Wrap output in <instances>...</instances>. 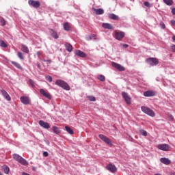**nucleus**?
Listing matches in <instances>:
<instances>
[{"label":"nucleus","instance_id":"nucleus-4","mask_svg":"<svg viewBox=\"0 0 175 175\" xmlns=\"http://www.w3.org/2000/svg\"><path fill=\"white\" fill-rule=\"evenodd\" d=\"M98 137L101 139V140H103V142H104V143H105L108 146H110L111 147V146H113V142H111V139H110L109 137L103 135V134H100L98 135Z\"/></svg>","mask_w":175,"mask_h":175},{"label":"nucleus","instance_id":"nucleus-3","mask_svg":"<svg viewBox=\"0 0 175 175\" xmlns=\"http://www.w3.org/2000/svg\"><path fill=\"white\" fill-rule=\"evenodd\" d=\"M141 109H142V111H143V113H145V114H147L150 117H155V112H154V111H152L151 109L147 107L142 106L141 107Z\"/></svg>","mask_w":175,"mask_h":175},{"label":"nucleus","instance_id":"nucleus-21","mask_svg":"<svg viewBox=\"0 0 175 175\" xmlns=\"http://www.w3.org/2000/svg\"><path fill=\"white\" fill-rule=\"evenodd\" d=\"M65 47L67 51H69V53H70L72 50H73V46H72V44H70V43H66Z\"/></svg>","mask_w":175,"mask_h":175},{"label":"nucleus","instance_id":"nucleus-6","mask_svg":"<svg viewBox=\"0 0 175 175\" xmlns=\"http://www.w3.org/2000/svg\"><path fill=\"white\" fill-rule=\"evenodd\" d=\"M122 96L127 105H131L132 103V98H131V96H129L128 93L122 92Z\"/></svg>","mask_w":175,"mask_h":175},{"label":"nucleus","instance_id":"nucleus-2","mask_svg":"<svg viewBox=\"0 0 175 175\" xmlns=\"http://www.w3.org/2000/svg\"><path fill=\"white\" fill-rule=\"evenodd\" d=\"M55 85L61 87L63 90H66V91H70V86L65 81L58 79L56 81Z\"/></svg>","mask_w":175,"mask_h":175},{"label":"nucleus","instance_id":"nucleus-9","mask_svg":"<svg viewBox=\"0 0 175 175\" xmlns=\"http://www.w3.org/2000/svg\"><path fill=\"white\" fill-rule=\"evenodd\" d=\"M111 65L115 69H117L120 72H124L125 70V67L122 66L121 64L116 62H112Z\"/></svg>","mask_w":175,"mask_h":175},{"label":"nucleus","instance_id":"nucleus-45","mask_svg":"<svg viewBox=\"0 0 175 175\" xmlns=\"http://www.w3.org/2000/svg\"><path fill=\"white\" fill-rule=\"evenodd\" d=\"M123 47H124V49H128V47H129V45H128V44H123Z\"/></svg>","mask_w":175,"mask_h":175},{"label":"nucleus","instance_id":"nucleus-39","mask_svg":"<svg viewBox=\"0 0 175 175\" xmlns=\"http://www.w3.org/2000/svg\"><path fill=\"white\" fill-rule=\"evenodd\" d=\"M144 6H146V8H151V4H150V3L148 1H145L144 3Z\"/></svg>","mask_w":175,"mask_h":175},{"label":"nucleus","instance_id":"nucleus-27","mask_svg":"<svg viewBox=\"0 0 175 175\" xmlns=\"http://www.w3.org/2000/svg\"><path fill=\"white\" fill-rule=\"evenodd\" d=\"M65 129H66V132H68V133H69L70 135H73V133H75L73 130L72 129H70V127H69L68 126H65Z\"/></svg>","mask_w":175,"mask_h":175},{"label":"nucleus","instance_id":"nucleus-40","mask_svg":"<svg viewBox=\"0 0 175 175\" xmlns=\"http://www.w3.org/2000/svg\"><path fill=\"white\" fill-rule=\"evenodd\" d=\"M0 23H1V25H6V21L3 18H1L0 20Z\"/></svg>","mask_w":175,"mask_h":175},{"label":"nucleus","instance_id":"nucleus-38","mask_svg":"<svg viewBox=\"0 0 175 175\" xmlns=\"http://www.w3.org/2000/svg\"><path fill=\"white\" fill-rule=\"evenodd\" d=\"M29 83L31 87H35V82L32 79H29Z\"/></svg>","mask_w":175,"mask_h":175},{"label":"nucleus","instance_id":"nucleus-44","mask_svg":"<svg viewBox=\"0 0 175 175\" xmlns=\"http://www.w3.org/2000/svg\"><path fill=\"white\" fill-rule=\"evenodd\" d=\"M43 156H44V157H49V152H43Z\"/></svg>","mask_w":175,"mask_h":175},{"label":"nucleus","instance_id":"nucleus-51","mask_svg":"<svg viewBox=\"0 0 175 175\" xmlns=\"http://www.w3.org/2000/svg\"><path fill=\"white\" fill-rule=\"evenodd\" d=\"M172 175H175V174H172Z\"/></svg>","mask_w":175,"mask_h":175},{"label":"nucleus","instance_id":"nucleus-31","mask_svg":"<svg viewBox=\"0 0 175 175\" xmlns=\"http://www.w3.org/2000/svg\"><path fill=\"white\" fill-rule=\"evenodd\" d=\"M3 170L4 173H5V174H9V172H10V169L9 168V167L3 166Z\"/></svg>","mask_w":175,"mask_h":175},{"label":"nucleus","instance_id":"nucleus-14","mask_svg":"<svg viewBox=\"0 0 175 175\" xmlns=\"http://www.w3.org/2000/svg\"><path fill=\"white\" fill-rule=\"evenodd\" d=\"M75 55H77L78 57H80L81 58H87V54L85 53L80 51V50H76L75 51Z\"/></svg>","mask_w":175,"mask_h":175},{"label":"nucleus","instance_id":"nucleus-12","mask_svg":"<svg viewBox=\"0 0 175 175\" xmlns=\"http://www.w3.org/2000/svg\"><path fill=\"white\" fill-rule=\"evenodd\" d=\"M159 150H161L162 151H167L169 148H170V146L166 144H159L157 146Z\"/></svg>","mask_w":175,"mask_h":175},{"label":"nucleus","instance_id":"nucleus-37","mask_svg":"<svg viewBox=\"0 0 175 175\" xmlns=\"http://www.w3.org/2000/svg\"><path fill=\"white\" fill-rule=\"evenodd\" d=\"M18 57L20 59H24V55H23V53L21 52L18 53Z\"/></svg>","mask_w":175,"mask_h":175},{"label":"nucleus","instance_id":"nucleus-8","mask_svg":"<svg viewBox=\"0 0 175 175\" xmlns=\"http://www.w3.org/2000/svg\"><path fill=\"white\" fill-rule=\"evenodd\" d=\"M29 5L34 8L35 9H38V8H40V2L38 1L29 0Z\"/></svg>","mask_w":175,"mask_h":175},{"label":"nucleus","instance_id":"nucleus-35","mask_svg":"<svg viewBox=\"0 0 175 175\" xmlns=\"http://www.w3.org/2000/svg\"><path fill=\"white\" fill-rule=\"evenodd\" d=\"M139 133L142 136H147V131H144V129L139 130Z\"/></svg>","mask_w":175,"mask_h":175},{"label":"nucleus","instance_id":"nucleus-18","mask_svg":"<svg viewBox=\"0 0 175 175\" xmlns=\"http://www.w3.org/2000/svg\"><path fill=\"white\" fill-rule=\"evenodd\" d=\"M160 162H161V163H163L164 165H170V163H172V161L169 159L165 157L160 159Z\"/></svg>","mask_w":175,"mask_h":175},{"label":"nucleus","instance_id":"nucleus-50","mask_svg":"<svg viewBox=\"0 0 175 175\" xmlns=\"http://www.w3.org/2000/svg\"><path fill=\"white\" fill-rule=\"evenodd\" d=\"M49 62H51V60H49Z\"/></svg>","mask_w":175,"mask_h":175},{"label":"nucleus","instance_id":"nucleus-17","mask_svg":"<svg viewBox=\"0 0 175 175\" xmlns=\"http://www.w3.org/2000/svg\"><path fill=\"white\" fill-rule=\"evenodd\" d=\"M1 93L2 94L3 96L6 99V100H12V98H10V96L8 92L5 90H1Z\"/></svg>","mask_w":175,"mask_h":175},{"label":"nucleus","instance_id":"nucleus-28","mask_svg":"<svg viewBox=\"0 0 175 175\" xmlns=\"http://www.w3.org/2000/svg\"><path fill=\"white\" fill-rule=\"evenodd\" d=\"M51 33L53 38H54V39H58V38H59L58 34L54 30L51 29Z\"/></svg>","mask_w":175,"mask_h":175},{"label":"nucleus","instance_id":"nucleus-15","mask_svg":"<svg viewBox=\"0 0 175 175\" xmlns=\"http://www.w3.org/2000/svg\"><path fill=\"white\" fill-rule=\"evenodd\" d=\"M107 170H109V172H111V173H116V172H117V167H116V165H113L112 164H109L107 166Z\"/></svg>","mask_w":175,"mask_h":175},{"label":"nucleus","instance_id":"nucleus-20","mask_svg":"<svg viewBox=\"0 0 175 175\" xmlns=\"http://www.w3.org/2000/svg\"><path fill=\"white\" fill-rule=\"evenodd\" d=\"M96 14L97 15H100V14H103L105 13V10H103V9L102 8H98V9H94Z\"/></svg>","mask_w":175,"mask_h":175},{"label":"nucleus","instance_id":"nucleus-30","mask_svg":"<svg viewBox=\"0 0 175 175\" xmlns=\"http://www.w3.org/2000/svg\"><path fill=\"white\" fill-rule=\"evenodd\" d=\"M164 3L167 5L168 6H172L173 5V0H163Z\"/></svg>","mask_w":175,"mask_h":175},{"label":"nucleus","instance_id":"nucleus-26","mask_svg":"<svg viewBox=\"0 0 175 175\" xmlns=\"http://www.w3.org/2000/svg\"><path fill=\"white\" fill-rule=\"evenodd\" d=\"M22 51H23V53H26L27 54H28V53H29V49H28V46L22 44Z\"/></svg>","mask_w":175,"mask_h":175},{"label":"nucleus","instance_id":"nucleus-42","mask_svg":"<svg viewBox=\"0 0 175 175\" xmlns=\"http://www.w3.org/2000/svg\"><path fill=\"white\" fill-rule=\"evenodd\" d=\"M160 25H161V28H163V29H165V28H166V26H165V23H161L160 24Z\"/></svg>","mask_w":175,"mask_h":175},{"label":"nucleus","instance_id":"nucleus-32","mask_svg":"<svg viewBox=\"0 0 175 175\" xmlns=\"http://www.w3.org/2000/svg\"><path fill=\"white\" fill-rule=\"evenodd\" d=\"M87 99L90 100V102H95V100H96V98L94 96H88Z\"/></svg>","mask_w":175,"mask_h":175},{"label":"nucleus","instance_id":"nucleus-48","mask_svg":"<svg viewBox=\"0 0 175 175\" xmlns=\"http://www.w3.org/2000/svg\"><path fill=\"white\" fill-rule=\"evenodd\" d=\"M172 40H173V42H175V36H172Z\"/></svg>","mask_w":175,"mask_h":175},{"label":"nucleus","instance_id":"nucleus-13","mask_svg":"<svg viewBox=\"0 0 175 175\" xmlns=\"http://www.w3.org/2000/svg\"><path fill=\"white\" fill-rule=\"evenodd\" d=\"M40 94L44 96L45 98H47V99H51V95L49 92L44 90V89H40Z\"/></svg>","mask_w":175,"mask_h":175},{"label":"nucleus","instance_id":"nucleus-29","mask_svg":"<svg viewBox=\"0 0 175 175\" xmlns=\"http://www.w3.org/2000/svg\"><path fill=\"white\" fill-rule=\"evenodd\" d=\"M0 46L6 49V47H8V44H6L4 40H0Z\"/></svg>","mask_w":175,"mask_h":175},{"label":"nucleus","instance_id":"nucleus-5","mask_svg":"<svg viewBox=\"0 0 175 175\" xmlns=\"http://www.w3.org/2000/svg\"><path fill=\"white\" fill-rule=\"evenodd\" d=\"M146 61L150 66H156V65L159 64V61L156 57H150L147 59Z\"/></svg>","mask_w":175,"mask_h":175},{"label":"nucleus","instance_id":"nucleus-34","mask_svg":"<svg viewBox=\"0 0 175 175\" xmlns=\"http://www.w3.org/2000/svg\"><path fill=\"white\" fill-rule=\"evenodd\" d=\"M45 79L46 80H47V81H49V83H51L53 81V77H51V76L50 75H46Z\"/></svg>","mask_w":175,"mask_h":175},{"label":"nucleus","instance_id":"nucleus-7","mask_svg":"<svg viewBox=\"0 0 175 175\" xmlns=\"http://www.w3.org/2000/svg\"><path fill=\"white\" fill-rule=\"evenodd\" d=\"M124 38H125L124 32L115 31V39L117 40H122Z\"/></svg>","mask_w":175,"mask_h":175},{"label":"nucleus","instance_id":"nucleus-47","mask_svg":"<svg viewBox=\"0 0 175 175\" xmlns=\"http://www.w3.org/2000/svg\"><path fill=\"white\" fill-rule=\"evenodd\" d=\"M172 14L175 15V8H173L172 10Z\"/></svg>","mask_w":175,"mask_h":175},{"label":"nucleus","instance_id":"nucleus-1","mask_svg":"<svg viewBox=\"0 0 175 175\" xmlns=\"http://www.w3.org/2000/svg\"><path fill=\"white\" fill-rule=\"evenodd\" d=\"M12 157L16 161V162H18V163H21V165H23V166H28V161H27L25 159L23 158L19 154H14Z\"/></svg>","mask_w":175,"mask_h":175},{"label":"nucleus","instance_id":"nucleus-23","mask_svg":"<svg viewBox=\"0 0 175 175\" xmlns=\"http://www.w3.org/2000/svg\"><path fill=\"white\" fill-rule=\"evenodd\" d=\"M64 29L65 31H70V23L68 22H66L64 24Z\"/></svg>","mask_w":175,"mask_h":175},{"label":"nucleus","instance_id":"nucleus-41","mask_svg":"<svg viewBox=\"0 0 175 175\" xmlns=\"http://www.w3.org/2000/svg\"><path fill=\"white\" fill-rule=\"evenodd\" d=\"M168 118L170 121H173V120H174V117H173L172 115H169Z\"/></svg>","mask_w":175,"mask_h":175},{"label":"nucleus","instance_id":"nucleus-16","mask_svg":"<svg viewBox=\"0 0 175 175\" xmlns=\"http://www.w3.org/2000/svg\"><path fill=\"white\" fill-rule=\"evenodd\" d=\"M39 125H40V126H42V128H44L45 129H49L50 128V124L43 120L39 121Z\"/></svg>","mask_w":175,"mask_h":175},{"label":"nucleus","instance_id":"nucleus-33","mask_svg":"<svg viewBox=\"0 0 175 175\" xmlns=\"http://www.w3.org/2000/svg\"><path fill=\"white\" fill-rule=\"evenodd\" d=\"M98 79L100 81H105L106 80V77L104 75H98Z\"/></svg>","mask_w":175,"mask_h":175},{"label":"nucleus","instance_id":"nucleus-24","mask_svg":"<svg viewBox=\"0 0 175 175\" xmlns=\"http://www.w3.org/2000/svg\"><path fill=\"white\" fill-rule=\"evenodd\" d=\"M11 64H12V65H14V66L17 68V69H20L21 70H23V67L21 66V65H20V64H18L16 62H11Z\"/></svg>","mask_w":175,"mask_h":175},{"label":"nucleus","instance_id":"nucleus-19","mask_svg":"<svg viewBox=\"0 0 175 175\" xmlns=\"http://www.w3.org/2000/svg\"><path fill=\"white\" fill-rule=\"evenodd\" d=\"M103 28H105V29H113V25L110 23H103L102 25Z\"/></svg>","mask_w":175,"mask_h":175},{"label":"nucleus","instance_id":"nucleus-25","mask_svg":"<svg viewBox=\"0 0 175 175\" xmlns=\"http://www.w3.org/2000/svg\"><path fill=\"white\" fill-rule=\"evenodd\" d=\"M52 129H53V132L54 133H56V135H59V133H60L61 131H59V129L55 126H53L52 127Z\"/></svg>","mask_w":175,"mask_h":175},{"label":"nucleus","instance_id":"nucleus-22","mask_svg":"<svg viewBox=\"0 0 175 175\" xmlns=\"http://www.w3.org/2000/svg\"><path fill=\"white\" fill-rule=\"evenodd\" d=\"M108 17L111 20H118V18H119L118 16H117V15H116L114 14H108Z\"/></svg>","mask_w":175,"mask_h":175},{"label":"nucleus","instance_id":"nucleus-36","mask_svg":"<svg viewBox=\"0 0 175 175\" xmlns=\"http://www.w3.org/2000/svg\"><path fill=\"white\" fill-rule=\"evenodd\" d=\"M92 39H96V35L93 34L88 38V40H92Z\"/></svg>","mask_w":175,"mask_h":175},{"label":"nucleus","instance_id":"nucleus-11","mask_svg":"<svg viewBox=\"0 0 175 175\" xmlns=\"http://www.w3.org/2000/svg\"><path fill=\"white\" fill-rule=\"evenodd\" d=\"M21 102L23 103V105H29L31 103V100L28 96H21L20 98Z\"/></svg>","mask_w":175,"mask_h":175},{"label":"nucleus","instance_id":"nucleus-43","mask_svg":"<svg viewBox=\"0 0 175 175\" xmlns=\"http://www.w3.org/2000/svg\"><path fill=\"white\" fill-rule=\"evenodd\" d=\"M171 49L173 53H175V44H173L172 46H171Z\"/></svg>","mask_w":175,"mask_h":175},{"label":"nucleus","instance_id":"nucleus-46","mask_svg":"<svg viewBox=\"0 0 175 175\" xmlns=\"http://www.w3.org/2000/svg\"><path fill=\"white\" fill-rule=\"evenodd\" d=\"M171 24H172V25L175 27V21H171Z\"/></svg>","mask_w":175,"mask_h":175},{"label":"nucleus","instance_id":"nucleus-49","mask_svg":"<svg viewBox=\"0 0 175 175\" xmlns=\"http://www.w3.org/2000/svg\"><path fill=\"white\" fill-rule=\"evenodd\" d=\"M155 175H162V174H156Z\"/></svg>","mask_w":175,"mask_h":175},{"label":"nucleus","instance_id":"nucleus-10","mask_svg":"<svg viewBox=\"0 0 175 175\" xmlns=\"http://www.w3.org/2000/svg\"><path fill=\"white\" fill-rule=\"evenodd\" d=\"M156 95H157V92H155V91H153V90H148L144 92V96H146L148 98L151 96H155Z\"/></svg>","mask_w":175,"mask_h":175},{"label":"nucleus","instance_id":"nucleus-52","mask_svg":"<svg viewBox=\"0 0 175 175\" xmlns=\"http://www.w3.org/2000/svg\"><path fill=\"white\" fill-rule=\"evenodd\" d=\"M0 175H2V174L0 172Z\"/></svg>","mask_w":175,"mask_h":175}]
</instances>
